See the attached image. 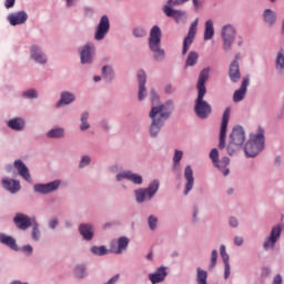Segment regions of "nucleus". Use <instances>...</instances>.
Here are the masks:
<instances>
[{
  "label": "nucleus",
  "instance_id": "72a5a7b5",
  "mask_svg": "<svg viewBox=\"0 0 284 284\" xmlns=\"http://www.w3.org/2000/svg\"><path fill=\"white\" fill-rule=\"evenodd\" d=\"M196 284H207V272L197 267Z\"/></svg>",
  "mask_w": 284,
  "mask_h": 284
},
{
  "label": "nucleus",
  "instance_id": "a211bd4d",
  "mask_svg": "<svg viewBox=\"0 0 284 284\" xmlns=\"http://www.w3.org/2000/svg\"><path fill=\"white\" fill-rule=\"evenodd\" d=\"M17 227H19V230H28V227H31L32 225V220L30 217H28V215L18 213L14 219H13Z\"/></svg>",
  "mask_w": 284,
  "mask_h": 284
},
{
  "label": "nucleus",
  "instance_id": "cd10ccee",
  "mask_svg": "<svg viewBox=\"0 0 284 284\" xmlns=\"http://www.w3.org/2000/svg\"><path fill=\"white\" fill-rule=\"evenodd\" d=\"M31 57L37 63H47L48 59L42 54L41 49L37 45L31 47Z\"/></svg>",
  "mask_w": 284,
  "mask_h": 284
},
{
  "label": "nucleus",
  "instance_id": "4be33fe9",
  "mask_svg": "<svg viewBox=\"0 0 284 284\" xmlns=\"http://www.w3.org/2000/svg\"><path fill=\"white\" fill-rule=\"evenodd\" d=\"M14 168L16 170H18V173L20 174V176H22V179H24V181L31 183L32 180L30 179V171L28 170V166L23 164V161L17 160L14 162Z\"/></svg>",
  "mask_w": 284,
  "mask_h": 284
},
{
  "label": "nucleus",
  "instance_id": "6e6552de",
  "mask_svg": "<svg viewBox=\"0 0 284 284\" xmlns=\"http://www.w3.org/2000/svg\"><path fill=\"white\" fill-rule=\"evenodd\" d=\"M230 108H226L223 115H222V123L220 129V142L219 149L225 150V139L227 136V123H230Z\"/></svg>",
  "mask_w": 284,
  "mask_h": 284
},
{
  "label": "nucleus",
  "instance_id": "7c9ffc66",
  "mask_svg": "<svg viewBox=\"0 0 284 284\" xmlns=\"http://www.w3.org/2000/svg\"><path fill=\"white\" fill-rule=\"evenodd\" d=\"M264 21L267 23V26H274L276 23V13L272 11V9H266L264 11Z\"/></svg>",
  "mask_w": 284,
  "mask_h": 284
},
{
  "label": "nucleus",
  "instance_id": "3c124183",
  "mask_svg": "<svg viewBox=\"0 0 284 284\" xmlns=\"http://www.w3.org/2000/svg\"><path fill=\"white\" fill-rule=\"evenodd\" d=\"M224 278H230V262H224Z\"/></svg>",
  "mask_w": 284,
  "mask_h": 284
},
{
  "label": "nucleus",
  "instance_id": "dca6fc26",
  "mask_svg": "<svg viewBox=\"0 0 284 284\" xmlns=\"http://www.w3.org/2000/svg\"><path fill=\"white\" fill-rule=\"evenodd\" d=\"M122 179H126V181H131L135 185L143 183V178L136 173H132V171L122 172L116 175V181H121Z\"/></svg>",
  "mask_w": 284,
  "mask_h": 284
},
{
  "label": "nucleus",
  "instance_id": "c9c22d12",
  "mask_svg": "<svg viewBox=\"0 0 284 284\" xmlns=\"http://www.w3.org/2000/svg\"><path fill=\"white\" fill-rule=\"evenodd\" d=\"M63 134H64V131L61 128L52 129L48 132V136L50 139H61Z\"/></svg>",
  "mask_w": 284,
  "mask_h": 284
},
{
  "label": "nucleus",
  "instance_id": "4c0bfd02",
  "mask_svg": "<svg viewBox=\"0 0 284 284\" xmlns=\"http://www.w3.org/2000/svg\"><path fill=\"white\" fill-rule=\"evenodd\" d=\"M210 159L213 161L215 168H221V164H219V150L212 149L210 152Z\"/></svg>",
  "mask_w": 284,
  "mask_h": 284
},
{
  "label": "nucleus",
  "instance_id": "9b49d317",
  "mask_svg": "<svg viewBox=\"0 0 284 284\" xmlns=\"http://www.w3.org/2000/svg\"><path fill=\"white\" fill-rule=\"evenodd\" d=\"M174 6H181V4H174V0H168L166 4L163 7V12L168 17H171L176 21V23H180L183 17H185V11L172 9Z\"/></svg>",
  "mask_w": 284,
  "mask_h": 284
},
{
  "label": "nucleus",
  "instance_id": "4468645a",
  "mask_svg": "<svg viewBox=\"0 0 284 284\" xmlns=\"http://www.w3.org/2000/svg\"><path fill=\"white\" fill-rule=\"evenodd\" d=\"M241 59V54L235 55V60L231 63L229 69V77L233 83H236L239 79H241V69L239 67V60Z\"/></svg>",
  "mask_w": 284,
  "mask_h": 284
},
{
  "label": "nucleus",
  "instance_id": "052dcab7",
  "mask_svg": "<svg viewBox=\"0 0 284 284\" xmlns=\"http://www.w3.org/2000/svg\"><path fill=\"white\" fill-rule=\"evenodd\" d=\"M202 3L203 2L201 0H193V6H194L195 10H199V8H201Z\"/></svg>",
  "mask_w": 284,
  "mask_h": 284
},
{
  "label": "nucleus",
  "instance_id": "6e6d98bb",
  "mask_svg": "<svg viewBox=\"0 0 284 284\" xmlns=\"http://www.w3.org/2000/svg\"><path fill=\"white\" fill-rule=\"evenodd\" d=\"M272 284H283V277L280 274L276 275Z\"/></svg>",
  "mask_w": 284,
  "mask_h": 284
},
{
  "label": "nucleus",
  "instance_id": "f257e3e1",
  "mask_svg": "<svg viewBox=\"0 0 284 284\" xmlns=\"http://www.w3.org/2000/svg\"><path fill=\"white\" fill-rule=\"evenodd\" d=\"M210 77V69H204L200 72L197 81V98L195 100L194 112L199 119H207L212 114V105L204 100L207 89H205V81Z\"/></svg>",
  "mask_w": 284,
  "mask_h": 284
},
{
  "label": "nucleus",
  "instance_id": "2eb2a0df",
  "mask_svg": "<svg viewBox=\"0 0 284 284\" xmlns=\"http://www.w3.org/2000/svg\"><path fill=\"white\" fill-rule=\"evenodd\" d=\"M92 54H94V44L87 43L80 52L81 63H92Z\"/></svg>",
  "mask_w": 284,
  "mask_h": 284
},
{
  "label": "nucleus",
  "instance_id": "69168bd1",
  "mask_svg": "<svg viewBox=\"0 0 284 284\" xmlns=\"http://www.w3.org/2000/svg\"><path fill=\"white\" fill-rule=\"evenodd\" d=\"M73 4H74V0H67L68 8H70V6H73Z\"/></svg>",
  "mask_w": 284,
  "mask_h": 284
},
{
  "label": "nucleus",
  "instance_id": "f03ea898",
  "mask_svg": "<svg viewBox=\"0 0 284 284\" xmlns=\"http://www.w3.org/2000/svg\"><path fill=\"white\" fill-rule=\"evenodd\" d=\"M172 112V106L161 104L158 106H152L150 112V118L152 119L151 123V136H156L159 132H161V128L163 125V122L170 118V114Z\"/></svg>",
  "mask_w": 284,
  "mask_h": 284
},
{
  "label": "nucleus",
  "instance_id": "bb28decb",
  "mask_svg": "<svg viewBox=\"0 0 284 284\" xmlns=\"http://www.w3.org/2000/svg\"><path fill=\"white\" fill-rule=\"evenodd\" d=\"M0 243H2V245H7V247H10V250H13L14 252L19 250L17 240H14L12 236L0 234Z\"/></svg>",
  "mask_w": 284,
  "mask_h": 284
},
{
  "label": "nucleus",
  "instance_id": "0e129e2a",
  "mask_svg": "<svg viewBox=\"0 0 284 284\" xmlns=\"http://www.w3.org/2000/svg\"><path fill=\"white\" fill-rule=\"evenodd\" d=\"M165 92L166 94H170V92H172V85H166Z\"/></svg>",
  "mask_w": 284,
  "mask_h": 284
},
{
  "label": "nucleus",
  "instance_id": "58836bf2",
  "mask_svg": "<svg viewBox=\"0 0 284 284\" xmlns=\"http://www.w3.org/2000/svg\"><path fill=\"white\" fill-rule=\"evenodd\" d=\"M102 77H104V79H109L110 81H112V78L114 77V72L112 71V68L108 65L103 67Z\"/></svg>",
  "mask_w": 284,
  "mask_h": 284
},
{
  "label": "nucleus",
  "instance_id": "a19ab883",
  "mask_svg": "<svg viewBox=\"0 0 284 284\" xmlns=\"http://www.w3.org/2000/svg\"><path fill=\"white\" fill-rule=\"evenodd\" d=\"M88 112L82 113L80 130H88L90 128V124L88 123Z\"/></svg>",
  "mask_w": 284,
  "mask_h": 284
},
{
  "label": "nucleus",
  "instance_id": "864d4df0",
  "mask_svg": "<svg viewBox=\"0 0 284 284\" xmlns=\"http://www.w3.org/2000/svg\"><path fill=\"white\" fill-rule=\"evenodd\" d=\"M120 275L116 274L113 277H111L108 282H105L104 284H116L119 282Z\"/></svg>",
  "mask_w": 284,
  "mask_h": 284
},
{
  "label": "nucleus",
  "instance_id": "e433bc0d",
  "mask_svg": "<svg viewBox=\"0 0 284 284\" xmlns=\"http://www.w3.org/2000/svg\"><path fill=\"white\" fill-rule=\"evenodd\" d=\"M91 252L97 256H105V254H108V248L105 246H93L91 247Z\"/></svg>",
  "mask_w": 284,
  "mask_h": 284
},
{
  "label": "nucleus",
  "instance_id": "bf43d9fd",
  "mask_svg": "<svg viewBox=\"0 0 284 284\" xmlns=\"http://www.w3.org/2000/svg\"><path fill=\"white\" fill-rule=\"evenodd\" d=\"M234 243H235V245H237V246L243 245V237H241V236H235Z\"/></svg>",
  "mask_w": 284,
  "mask_h": 284
},
{
  "label": "nucleus",
  "instance_id": "ddd939ff",
  "mask_svg": "<svg viewBox=\"0 0 284 284\" xmlns=\"http://www.w3.org/2000/svg\"><path fill=\"white\" fill-rule=\"evenodd\" d=\"M59 185H61V181L55 180L47 184H36L33 186V190L34 192H39V194H50V192H54V190H58Z\"/></svg>",
  "mask_w": 284,
  "mask_h": 284
},
{
  "label": "nucleus",
  "instance_id": "a18cd8bd",
  "mask_svg": "<svg viewBox=\"0 0 284 284\" xmlns=\"http://www.w3.org/2000/svg\"><path fill=\"white\" fill-rule=\"evenodd\" d=\"M220 252L224 263H230V255H227V252L225 251V245H221Z\"/></svg>",
  "mask_w": 284,
  "mask_h": 284
},
{
  "label": "nucleus",
  "instance_id": "f3484780",
  "mask_svg": "<svg viewBox=\"0 0 284 284\" xmlns=\"http://www.w3.org/2000/svg\"><path fill=\"white\" fill-rule=\"evenodd\" d=\"M184 178L186 180L184 194L187 196V194H190L191 190L194 187V171L192 170V166L187 165L184 169Z\"/></svg>",
  "mask_w": 284,
  "mask_h": 284
},
{
  "label": "nucleus",
  "instance_id": "9d476101",
  "mask_svg": "<svg viewBox=\"0 0 284 284\" xmlns=\"http://www.w3.org/2000/svg\"><path fill=\"white\" fill-rule=\"evenodd\" d=\"M108 32H110V19L108 18V16H102L95 29V33H94L95 41H103Z\"/></svg>",
  "mask_w": 284,
  "mask_h": 284
},
{
  "label": "nucleus",
  "instance_id": "1a4fd4ad",
  "mask_svg": "<svg viewBox=\"0 0 284 284\" xmlns=\"http://www.w3.org/2000/svg\"><path fill=\"white\" fill-rule=\"evenodd\" d=\"M236 37V30L232 24H226L222 28V39H223V48L224 50H230L232 48V43H234V39Z\"/></svg>",
  "mask_w": 284,
  "mask_h": 284
},
{
  "label": "nucleus",
  "instance_id": "2f4dec72",
  "mask_svg": "<svg viewBox=\"0 0 284 284\" xmlns=\"http://www.w3.org/2000/svg\"><path fill=\"white\" fill-rule=\"evenodd\" d=\"M199 62V53L196 51H191L186 58L185 67L192 68Z\"/></svg>",
  "mask_w": 284,
  "mask_h": 284
},
{
  "label": "nucleus",
  "instance_id": "603ef678",
  "mask_svg": "<svg viewBox=\"0 0 284 284\" xmlns=\"http://www.w3.org/2000/svg\"><path fill=\"white\" fill-rule=\"evenodd\" d=\"M85 165H90V156L88 155L83 156L80 162V168H85Z\"/></svg>",
  "mask_w": 284,
  "mask_h": 284
},
{
  "label": "nucleus",
  "instance_id": "7ed1b4c3",
  "mask_svg": "<svg viewBox=\"0 0 284 284\" xmlns=\"http://www.w3.org/2000/svg\"><path fill=\"white\" fill-rule=\"evenodd\" d=\"M161 28L159 26H154L150 31L149 48L153 52L156 61L165 59V51L161 49Z\"/></svg>",
  "mask_w": 284,
  "mask_h": 284
},
{
  "label": "nucleus",
  "instance_id": "680f3d73",
  "mask_svg": "<svg viewBox=\"0 0 284 284\" xmlns=\"http://www.w3.org/2000/svg\"><path fill=\"white\" fill-rule=\"evenodd\" d=\"M22 252H28V254H32V247L30 245H26L22 247Z\"/></svg>",
  "mask_w": 284,
  "mask_h": 284
},
{
  "label": "nucleus",
  "instance_id": "aec40b11",
  "mask_svg": "<svg viewBox=\"0 0 284 284\" xmlns=\"http://www.w3.org/2000/svg\"><path fill=\"white\" fill-rule=\"evenodd\" d=\"M165 276H168V271L165 270L164 266L159 267L154 273L149 275V278L151 283L156 284V283H163L165 281Z\"/></svg>",
  "mask_w": 284,
  "mask_h": 284
},
{
  "label": "nucleus",
  "instance_id": "20e7f679",
  "mask_svg": "<svg viewBox=\"0 0 284 284\" xmlns=\"http://www.w3.org/2000/svg\"><path fill=\"white\" fill-rule=\"evenodd\" d=\"M265 148V135L263 134V129H258V133L251 138L245 144L244 152L246 156L254 158Z\"/></svg>",
  "mask_w": 284,
  "mask_h": 284
},
{
  "label": "nucleus",
  "instance_id": "09e8293b",
  "mask_svg": "<svg viewBox=\"0 0 284 284\" xmlns=\"http://www.w3.org/2000/svg\"><path fill=\"white\" fill-rule=\"evenodd\" d=\"M219 165L220 166H216L219 168V170L223 169V168H227V165H230V158H222L221 161H219Z\"/></svg>",
  "mask_w": 284,
  "mask_h": 284
},
{
  "label": "nucleus",
  "instance_id": "b1692460",
  "mask_svg": "<svg viewBox=\"0 0 284 284\" xmlns=\"http://www.w3.org/2000/svg\"><path fill=\"white\" fill-rule=\"evenodd\" d=\"M138 81H139V101H143L145 99V71L138 72Z\"/></svg>",
  "mask_w": 284,
  "mask_h": 284
},
{
  "label": "nucleus",
  "instance_id": "37998d69",
  "mask_svg": "<svg viewBox=\"0 0 284 284\" xmlns=\"http://www.w3.org/2000/svg\"><path fill=\"white\" fill-rule=\"evenodd\" d=\"M181 159H183V151L175 150V153H174V156H173L174 165L181 163Z\"/></svg>",
  "mask_w": 284,
  "mask_h": 284
},
{
  "label": "nucleus",
  "instance_id": "4d7b16f0",
  "mask_svg": "<svg viewBox=\"0 0 284 284\" xmlns=\"http://www.w3.org/2000/svg\"><path fill=\"white\" fill-rule=\"evenodd\" d=\"M155 101H159V95H156V91L151 90V102L154 103Z\"/></svg>",
  "mask_w": 284,
  "mask_h": 284
},
{
  "label": "nucleus",
  "instance_id": "f8f14e48",
  "mask_svg": "<svg viewBox=\"0 0 284 284\" xmlns=\"http://www.w3.org/2000/svg\"><path fill=\"white\" fill-rule=\"evenodd\" d=\"M281 232H283V230L281 229L280 225L274 226L272 229L271 235L266 239V241L263 244L264 250L274 248V246L276 245V241L281 239Z\"/></svg>",
  "mask_w": 284,
  "mask_h": 284
},
{
  "label": "nucleus",
  "instance_id": "c85d7f7f",
  "mask_svg": "<svg viewBox=\"0 0 284 284\" xmlns=\"http://www.w3.org/2000/svg\"><path fill=\"white\" fill-rule=\"evenodd\" d=\"M8 126L11 130H16V132H20L21 130H23V128H26V122H23L21 118H16L8 121Z\"/></svg>",
  "mask_w": 284,
  "mask_h": 284
},
{
  "label": "nucleus",
  "instance_id": "473e14b6",
  "mask_svg": "<svg viewBox=\"0 0 284 284\" xmlns=\"http://www.w3.org/2000/svg\"><path fill=\"white\" fill-rule=\"evenodd\" d=\"M72 101H74V94L70 92H63L61 94L60 101L58 102V105H70Z\"/></svg>",
  "mask_w": 284,
  "mask_h": 284
},
{
  "label": "nucleus",
  "instance_id": "412c9836",
  "mask_svg": "<svg viewBox=\"0 0 284 284\" xmlns=\"http://www.w3.org/2000/svg\"><path fill=\"white\" fill-rule=\"evenodd\" d=\"M8 20L12 26H21V23H26V21H28V13H26V11H20L18 13L10 14Z\"/></svg>",
  "mask_w": 284,
  "mask_h": 284
},
{
  "label": "nucleus",
  "instance_id": "393cba45",
  "mask_svg": "<svg viewBox=\"0 0 284 284\" xmlns=\"http://www.w3.org/2000/svg\"><path fill=\"white\" fill-rule=\"evenodd\" d=\"M80 234L83 236L84 241H92L94 236V227L90 224H81L79 227Z\"/></svg>",
  "mask_w": 284,
  "mask_h": 284
},
{
  "label": "nucleus",
  "instance_id": "5fc2aeb1",
  "mask_svg": "<svg viewBox=\"0 0 284 284\" xmlns=\"http://www.w3.org/2000/svg\"><path fill=\"white\" fill-rule=\"evenodd\" d=\"M17 0H6L4 8L10 9L14 7Z\"/></svg>",
  "mask_w": 284,
  "mask_h": 284
},
{
  "label": "nucleus",
  "instance_id": "f704fd0d",
  "mask_svg": "<svg viewBox=\"0 0 284 284\" xmlns=\"http://www.w3.org/2000/svg\"><path fill=\"white\" fill-rule=\"evenodd\" d=\"M276 70H278V72H284V53L283 51H280L276 55Z\"/></svg>",
  "mask_w": 284,
  "mask_h": 284
},
{
  "label": "nucleus",
  "instance_id": "a878e982",
  "mask_svg": "<svg viewBox=\"0 0 284 284\" xmlns=\"http://www.w3.org/2000/svg\"><path fill=\"white\" fill-rule=\"evenodd\" d=\"M128 245H130V240L122 236L118 240V247L112 246L111 252H113V254H122L128 250Z\"/></svg>",
  "mask_w": 284,
  "mask_h": 284
},
{
  "label": "nucleus",
  "instance_id": "79ce46f5",
  "mask_svg": "<svg viewBox=\"0 0 284 284\" xmlns=\"http://www.w3.org/2000/svg\"><path fill=\"white\" fill-rule=\"evenodd\" d=\"M219 258V252H216V250L212 251L211 254V265H210V270H213L216 265V260Z\"/></svg>",
  "mask_w": 284,
  "mask_h": 284
},
{
  "label": "nucleus",
  "instance_id": "c03bdc74",
  "mask_svg": "<svg viewBox=\"0 0 284 284\" xmlns=\"http://www.w3.org/2000/svg\"><path fill=\"white\" fill-rule=\"evenodd\" d=\"M133 34L134 37L141 38V37H145V34H148V31H145V29L138 27L133 30Z\"/></svg>",
  "mask_w": 284,
  "mask_h": 284
},
{
  "label": "nucleus",
  "instance_id": "39448f33",
  "mask_svg": "<svg viewBox=\"0 0 284 284\" xmlns=\"http://www.w3.org/2000/svg\"><path fill=\"white\" fill-rule=\"evenodd\" d=\"M243 143H245V130L242 126H234L230 134V141L226 146V151L230 156L236 153Z\"/></svg>",
  "mask_w": 284,
  "mask_h": 284
},
{
  "label": "nucleus",
  "instance_id": "de8ad7c7",
  "mask_svg": "<svg viewBox=\"0 0 284 284\" xmlns=\"http://www.w3.org/2000/svg\"><path fill=\"white\" fill-rule=\"evenodd\" d=\"M39 235H40L39 224L36 223V224H33V229H32V239H33V241H39Z\"/></svg>",
  "mask_w": 284,
  "mask_h": 284
},
{
  "label": "nucleus",
  "instance_id": "6ab92c4d",
  "mask_svg": "<svg viewBox=\"0 0 284 284\" xmlns=\"http://www.w3.org/2000/svg\"><path fill=\"white\" fill-rule=\"evenodd\" d=\"M247 85H250V78H243L240 90L235 91L233 94V101L235 103H239V101H243V99H245Z\"/></svg>",
  "mask_w": 284,
  "mask_h": 284
},
{
  "label": "nucleus",
  "instance_id": "8fccbe9b",
  "mask_svg": "<svg viewBox=\"0 0 284 284\" xmlns=\"http://www.w3.org/2000/svg\"><path fill=\"white\" fill-rule=\"evenodd\" d=\"M23 97H26L27 99H37V91H34V89H31L24 92Z\"/></svg>",
  "mask_w": 284,
  "mask_h": 284
},
{
  "label": "nucleus",
  "instance_id": "423d86ee",
  "mask_svg": "<svg viewBox=\"0 0 284 284\" xmlns=\"http://www.w3.org/2000/svg\"><path fill=\"white\" fill-rule=\"evenodd\" d=\"M159 180H154L149 187L135 191V199L138 203H143L146 199L150 201L159 192Z\"/></svg>",
  "mask_w": 284,
  "mask_h": 284
},
{
  "label": "nucleus",
  "instance_id": "c756f323",
  "mask_svg": "<svg viewBox=\"0 0 284 284\" xmlns=\"http://www.w3.org/2000/svg\"><path fill=\"white\" fill-rule=\"evenodd\" d=\"M214 37V22L212 20H207L205 22L204 29V41H210Z\"/></svg>",
  "mask_w": 284,
  "mask_h": 284
},
{
  "label": "nucleus",
  "instance_id": "e2e57ef3",
  "mask_svg": "<svg viewBox=\"0 0 284 284\" xmlns=\"http://www.w3.org/2000/svg\"><path fill=\"white\" fill-rule=\"evenodd\" d=\"M49 225H50L51 230H54V227H57V225H59V222L57 220H53L50 222Z\"/></svg>",
  "mask_w": 284,
  "mask_h": 284
},
{
  "label": "nucleus",
  "instance_id": "ea45409f",
  "mask_svg": "<svg viewBox=\"0 0 284 284\" xmlns=\"http://www.w3.org/2000/svg\"><path fill=\"white\" fill-rule=\"evenodd\" d=\"M74 276L75 278H83L85 276V266L78 265L74 270Z\"/></svg>",
  "mask_w": 284,
  "mask_h": 284
},
{
  "label": "nucleus",
  "instance_id": "774afa93",
  "mask_svg": "<svg viewBox=\"0 0 284 284\" xmlns=\"http://www.w3.org/2000/svg\"><path fill=\"white\" fill-rule=\"evenodd\" d=\"M93 81H95V82H99V81H101V77H99V75H95V77L93 78Z\"/></svg>",
  "mask_w": 284,
  "mask_h": 284
},
{
  "label": "nucleus",
  "instance_id": "5701e85b",
  "mask_svg": "<svg viewBox=\"0 0 284 284\" xmlns=\"http://www.w3.org/2000/svg\"><path fill=\"white\" fill-rule=\"evenodd\" d=\"M2 185L11 194H17V192H19V190H21V184L17 180L2 179Z\"/></svg>",
  "mask_w": 284,
  "mask_h": 284
},
{
  "label": "nucleus",
  "instance_id": "338daca9",
  "mask_svg": "<svg viewBox=\"0 0 284 284\" xmlns=\"http://www.w3.org/2000/svg\"><path fill=\"white\" fill-rule=\"evenodd\" d=\"M275 163H276L277 165H281V156H277V158L275 159Z\"/></svg>",
  "mask_w": 284,
  "mask_h": 284
},
{
  "label": "nucleus",
  "instance_id": "0eeeda50",
  "mask_svg": "<svg viewBox=\"0 0 284 284\" xmlns=\"http://www.w3.org/2000/svg\"><path fill=\"white\" fill-rule=\"evenodd\" d=\"M199 26V18H196L190 26L189 32L183 40L182 47V57H185L190 51V47L194 43V39L196 38V28Z\"/></svg>",
  "mask_w": 284,
  "mask_h": 284
},
{
  "label": "nucleus",
  "instance_id": "49530a36",
  "mask_svg": "<svg viewBox=\"0 0 284 284\" xmlns=\"http://www.w3.org/2000/svg\"><path fill=\"white\" fill-rule=\"evenodd\" d=\"M158 222H159V220L154 215L149 216L150 230H156V223Z\"/></svg>",
  "mask_w": 284,
  "mask_h": 284
},
{
  "label": "nucleus",
  "instance_id": "13d9d810",
  "mask_svg": "<svg viewBox=\"0 0 284 284\" xmlns=\"http://www.w3.org/2000/svg\"><path fill=\"white\" fill-rule=\"evenodd\" d=\"M230 225H231V227H237L239 226V220H236L235 217H231L230 219Z\"/></svg>",
  "mask_w": 284,
  "mask_h": 284
}]
</instances>
